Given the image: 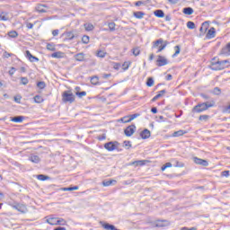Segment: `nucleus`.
<instances>
[{
    "instance_id": "30",
    "label": "nucleus",
    "mask_w": 230,
    "mask_h": 230,
    "mask_svg": "<svg viewBox=\"0 0 230 230\" xmlns=\"http://www.w3.org/2000/svg\"><path fill=\"white\" fill-rule=\"evenodd\" d=\"M199 96L201 98H203V100H205L206 102H215V100L213 98H211V96L206 94V93H200Z\"/></svg>"
},
{
    "instance_id": "16",
    "label": "nucleus",
    "mask_w": 230,
    "mask_h": 230,
    "mask_svg": "<svg viewBox=\"0 0 230 230\" xmlns=\"http://www.w3.org/2000/svg\"><path fill=\"white\" fill-rule=\"evenodd\" d=\"M44 8H48V5L46 4H38L35 8L36 12H38L39 13H46V12H48L46 9Z\"/></svg>"
},
{
    "instance_id": "38",
    "label": "nucleus",
    "mask_w": 230,
    "mask_h": 230,
    "mask_svg": "<svg viewBox=\"0 0 230 230\" xmlns=\"http://www.w3.org/2000/svg\"><path fill=\"white\" fill-rule=\"evenodd\" d=\"M47 49H49V51H57V48H55V44L53 43H48Z\"/></svg>"
},
{
    "instance_id": "42",
    "label": "nucleus",
    "mask_w": 230,
    "mask_h": 230,
    "mask_svg": "<svg viewBox=\"0 0 230 230\" xmlns=\"http://www.w3.org/2000/svg\"><path fill=\"white\" fill-rule=\"evenodd\" d=\"M66 222L62 217H58L57 226H66Z\"/></svg>"
},
{
    "instance_id": "27",
    "label": "nucleus",
    "mask_w": 230,
    "mask_h": 230,
    "mask_svg": "<svg viewBox=\"0 0 230 230\" xmlns=\"http://www.w3.org/2000/svg\"><path fill=\"white\" fill-rule=\"evenodd\" d=\"M193 8L191 7H184L182 9V13L185 14V15H193Z\"/></svg>"
},
{
    "instance_id": "43",
    "label": "nucleus",
    "mask_w": 230,
    "mask_h": 230,
    "mask_svg": "<svg viewBox=\"0 0 230 230\" xmlns=\"http://www.w3.org/2000/svg\"><path fill=\"white\" fill-rule=\"evenodd\" d=\"M147 87H153L154 86V77H148L146 81Z\"/></svg>"
},
{
    "instance_id": "11",
    "label": "nucleus",
    "mask_w": 230,
    "mask_h": 230,
    "mask_svg": "<svg viewBox=\"0 0 230 230\" xmlns=\"http://www.w3.org/2000/svg\"><path fill=\"white\" fill-rule=\"evenodd\" d=\"M25 57L30 60V62H39V58L31 55V52L30 50L25 51Z\"/></svg>"
},
{
    "instance_id": "35",
    "label": "nucleus",
    "mask_w": 230,
    "mask_h": 230,
    "mask_svg": "<svg viewBox=\"0 0 230 230\" xmlns=\"http://www.w3.org/2000/svg\"><path fill=\"white\" fill-rule=\"evenodd\" d=\"M100 78L97 75H94L91 78V84L93 85H98Z\"/></svg>"
},
{
    "instance_id": "61",
    "label": "nucleus",
    "mask_w": 230,
    "mask_h": 230,
    "mask_svg": "<svg viewBox=\"0 0 230 230\" xmlns=\"http://www.w3.org/2000/svg\"><path fill=\"white\" fill-rule=\"evenodd\" d=\"M26 26H27L28 30H32L33 29V23H31V22H27Z\"/></svg>"
},
{
    "instance_id": "63",
    "label": "nucleus",
    "mask_w": 230,
    "mask_h": 230,
    "mask_svg": "<svg viewBox=\"0 0 230 230\" xmlns=\"http://www.w3.org/2000/svg\"><path fill=\"white\" fill-rule=\"evenodd\" d=\"M142 4H145V2L137 1V2L135 3V6H141Z\"/></svg>"
},
{
    "instance_id": "5",
    "label": "nucleus",
    "mask_w": 230,
    "mask_h": 230,
    "mask_svg": "<svg viewBox=\"0 0 230 230\" xmlns=\"http://www.w3.org/2000/svg\"><path fill=\"white\" fill-rule=\"evenodd\" d=\"M118 146H119V142L118 141H110L104 144V148L108 152H114V150L118 149Z\"/></svg>"
},
{
    "instance_id": "40",
    "label": "nucleus",
    "mask_w": 230,
    "mask_h": 230,
    "mask_svg": "<svg viewBox=\"0 0 230 230\" xmlns=\"http://www.w3.org/2000/svg\"><path fill=\"white\" fill-rule=\"evenodd\" d=\"M37 87L39 89H46V83L44 81H39L37 83Z\"/></svg>"
},
{
    "instance_id": "37",
    "label": "nucleus",
    "mask_w": 230,
    "mask_h": 230,
    "mask_svg": "<svg viewBox=\"0 0 230 230\" xmlns=\"http://www.w3.org/2000/svg\"><path fill=\"white\" fill-rule=\"evenodd\" d=\"M8 36L11 37V39H17V37H19V33L15 31H12L8 32Z\"/></svg>"
},
{
    "instance_id": "1",
    "label": "nucleus",
    "mask_w": 230,
    "mask_h": 230,
    "mask_svg": "<svg viewBox=\"0 0 230 230\" xmlns=\"http://www.w3.org/2000/svg\"><path fill=\"white\" fill-rule=\"evenodd\" d=\"M215 106V101H207L202 103H198L193 107L192 112H196L200 114V112H204V111H208V109H211V107Z\"/></svg>"
},
{
    "instance_id": "6",
    "label": "nucleus",
    "mask_w": 230,
    "mask_h": 230,
    "mask_svg": "<svg viewBox=\"0 0 230 230\" xmlns=\"http://www.w3.org/2000/svg\"><path fill=\"white\" fill-rule=\"evenodd\" d=\"M134 132H136V125L134 124L127 127L124 129V134L125 136H127V137H130L131 136H134Z\"/></svg>"
},
{
    "instance_id": "7",
    "label": "nucleus",
    "mask_w": 230,
    "mask_h": 230,
    "mask_svg": "<svg viewBox=\"0 0 230 230\" xmlns=\"http://www.w3.org/2000/svg\"><path fill=\"white\" fill-rule=\"evenodd\" d=\"M156 66L163 67V66H168V59L161 55L157 56Z\"/></svg>"
},
{
    "instance_id": "25",
    "label": "nucleus",
    "mask_w": 230,
    "mask_h": 230,
    "mask_svg": "<svg viewBox=\"0 0 230 230\" xmlns=\"http://www.w3.org/2000/svg\"><path fill=\"white\" fill-rule=\"evenodd\" d=\"M62 35H66V40H73L75 39V33L73 31H66Z\"/></svg>"
},
{
    "instance_id": "51",
    "label": "nucleus",
    "mask_w": 230,
    "mask_h": 230,
    "mask_svg": "<svg viewBox=\"0 0 230 230\" xmlns=\"http://www.w3.org/2000/svg\"><path fill=\"white\" fill-rule=\"evenodd\" d=\"M30 81L28 80V77H21V84L22 85H28V83Z\"/></svg>"
},
{
    "instance_id": "31",
    "label": "nucleus",
    "mask_w": 230,
    "mask_h": 230,
    "mask_svg": "<svg viewBox=\"0 0 230 230\" xmlns=\"http://www.w3.org/2000/svg\"><path fill=\"white\" fill-rule=\"evenodd\" d=\"M10 17H8V13L6 12H2L0 13V21H8Z\"/></svg>"
},
{
    "instance_id": "26",
    "label": "nucleus",
    "mask_w": 230,
    "mask_h": 230,
    "mask_svg": "<svg viewBox=\"0 0 230 230\" xmlns=\"http://www.w3.org/2000/svg\"><path fill=\"white\" fill-rule=\"evenodd\" d=\"M46 222L47 224H49V226H57L58 217H49Z\"/></svg>"
},
{
    "instance_id": "4",
    "label": "nucleus",
    "mask_w": 230,
    "mask_h": 230,
    "mask_svg": "<svg viewBox=\"0 0 230 230\" xmlns=\"http://www.w3.org/2000/svg\"><path fill=\"white\" fill-rule=\"evenodd\" d=\"M11 206L13 209H16V211H19L22 215H26V213H28V207H26L25 204L14 202Z\"/></svg>"
},
{
    "instance_id": "55",
    "label": "nucleus",
    "mask_w": 230,
    "mask_h": 230,
    "mask_svg": "<svg viewBox=\"0 0 230 230\" xmlns=\"http://www.w3.org/2000/svg\"><path fill=\"white\" fill-rule=\"evenodd\" d=\"M83 44H89V36L84 35L82 38Z\"/></svg>"
},
{
    "instance_id": "64",
    "label": "nucleus",
    "mask_w": 230,
    "mask_h": 230,
    "mask_svg": "<svg viewBox=\"0 0 230 230\" xmlns=\"http://www.w3.org/2000/svg\"><path fill=\"white\" fill-rule=\"evenodd\" d=\"M54 230H66V227L58 226V227L54 228Z\"/></svg>"
},
{
    "instance_id": "53",
    "label": "nucleus",
    "mask_w": 230,
    "mask_h": 230,
    "mask_svg": "<svg viewBox=\"0 0 230 230\" xmlns=\"http://www.w3.org/2000/svg\"><path fill=\"white\" fill-rule=\"evenodd\" d=\"M130 61H126L123 63L122 66H123V69L124 71H127V69H128V67H130Z\"/></svg>"
},
{
    "instance_id": "10",
    "label": "nucleus",
    "mask_w": 230,
    "mask_h": 230,
    "mask_svg": "<svg viewBox=\"0 0 230 230\" xmlns=\"http://www.w3.org/2000/svg\"><path fill=\"white\" fill-rule=\"evenodd\" d=\"M193 161L196 164H199L200 166H209V163H208V160H204L202 158L195 156L193 157Z\"/></svg>"
},
{
    "instance_id": "29",
    "label": "nucleus",
    "mask_w": 230,
    "mask_h": 230,
    "mask_svg": "<svg viewBox=\"0 0 230 230\" xmlns=\"http://www.w3.org/2000/svg\"><path fill=\"white\" fill-rule=\"evenodd\" d=\"M133 15L134 17H136V19H143V17H145V13H143L142 11H137L134 12Z\"/></svg>"
},
{
    "instance_id": "36",
    "label": "nucleus",
    "mask_w": 230,
    "mask_h": 230,
    "mask_svg": "<svg viewBox=\"0 0 230 230\" xmlns=\"http://www.w3.org/2000/svg\"><path fill=\"white\" fill-rule=\"evenodd\" d=\"M174 50H175V53L172 55V58H175V57H177V55L181 53V45H176L174 47Z\"/></svg>"
},
{
    "instance_id": "48",
    "label": "nucleus",
    "mask_w": 230,
    "mask_h": 230,
    "mask_svg": "<svg viewBox=\"0 0 230 230\" xmlns=\"http://www.w3.org/2000/svg\"><path fill=\"white\" fill-rule=\"evenodd\" d=\"M187 28H189V30H195V22L190 21L187 22Z\"/></svg>"
},
{
    "instance_id": "62",
    "label": "nucleus",
    "mask_w": 230,
    "mask_h": 230,
    "mask_svg": "<svg viewBox=\"0 0 230 230\" xmlns=\"http://www.w3.org/2000/svg\"><path fill=\"white\" fill-rule=\"evenodd\" d=\"M222 175L223 177H229V171H223Z\"/></svg>"
},
{
    "instance_id": "12",
    "label": "nucleus",
    "mask_w": 230,
    "mask_h": 230,
    "mask_svg": "<svg viewBox=\"0 0 230 230\" xmlns=\"http://www.w3.org/2000/svg\"><path fill=\"white\" fill-rule=\"evenodd\" d=\"M216 35H217V31H216L215 27H211L208 31L206 38L207 39H215Z\"/></svg>"
},
{
    "instance_id": "8",
    "label": "nucleus",
    "mask_w": 230,
    "mask_h": 230,
    "mask_svg": "<svg viewBox=\"0 0 230 230\" xmlns=\"http://www.w3.org/2000/svg\"><path fill=\"white\" fill-rule=\"evenodd\" d=\"M208 30H209V21H206L201 24L199 28V36L202 37V35H205Z\"/></svg>"
},
{
    "instance_id": "41",
    "label": "nucleus",
    "mask_w": 230,
    "mask_h": 230,
    "mask_svg": "<svg viewBox=\"0 0 230 230\" xmlns=\"http://www.w3.org/2000/svg\"><path fill=\"white\" fill-rule=\"evenodd\" d=\"M110 31H116V23L114 22L108 23Z\"/></svg>"
},
{
    "instance_id": "47",
    "label": "nucleus",
    "mask_w": 230,
    "mask_h": 230,
    "mask_svg": "<svg viewBox=\"0 0 230 230\" xmlns=\"http://www.w3.org/2000/svg\"><path fill=\"white\" fill-rule=\"evenodd\" d=\"M129 118V121H133V119H136V118H139V116H141V114L139 113H134L132 115H128Z\"/></svg>"
},
{
    "instance_id": "50",
    "label": "nucleus",
    "mask_w": 230,
    "mask_h": 230,
    "mask_svg": "<svg viewBox=\"0 0 230 230\" xmlns=\"http://www.w3.org/2000/svg\"><path fill=\"white\" fill-rule=\"evenodd\" d=\"M75 95L78 96V98H82L83 96H87V92H85V91L76 92Z\"/></svg>"
},
{
    "instance_id": "17",
    "label": "nucleus",
    "mask_w": 230,
    "mask_h": 230,
    "mask_svg": "<svg viewBox=\"0 0 230 230\" xmlns=\"http://www.w3.org/2000/svg\"><path fill=\"white\" fill-rule=\"evenodd\" d=\"M10 121H13V123H22V121H24V116L11 117Z\"/></svg>"
},
{
    "instance_id": "21",
    "label": "nucleus",
    "mask_w": 230,
    "mask_h": 230,
    "mask_svg": "<svg viewBox=\"0 0 230 230\" xmlns=\"http://www.w3.org/2000/svg\"><path fill=\"white\" fill-rule=\"evenodd\" d=\"M184 134H188V131L180 129L172 133V137H181V136H184Z\"/></svg>"
},
{
    "instance_id": "14",
    "label": "nucleus",
    "mask_w": 230,
    "mask_h": 230,
    "mask_svg": "<svg viewBox=\"0 0 230 230\" xmlns=\"http://www.w3.org/2000/svg\"><path fill=\"white\" fill-rule=\"evenodd\" d=\"M151 136H152V133L150 132V130H148V128H145L140 133V137L142 139H148Z\"/></svg>"
},
{
    "instance_id": "13",
    "label": "nucleus",
    "mask_w": 230,
    "mask_h": 230,
    "mask_svg": "<svg viewBox=\"0 0 230 230\" xmlns=\"http://www.w3.org/2000/svg\"><path fill=\"white\" fill-rule=\"evenodd\" d=\"M219 55H225V57H229V55H230V42L227 43L226 46L224 47L221 49Z\"/></svg>"
},
{
    "instance_id": "44",
    "label": "nucleus",
    "mask_w": 230,
    "mask_h": 230,
    "mask_svg": "<svg viewBox=\"0 0 230 230\" xmlns=\"http://www.w3.org/2000/svg\"><path fill=\"white\" fill-rule=\"evenodd\" d=\"M37 179H38L39 181H48V179H49V176L44 175V174H39V175L37 176Z\"/></svg>"
},
{
    "instance_id": "15",
    "label": "nucleus",
    "mask_w": 230,
    "mask_h": 230,
    "mask_svg": "<svg viewBox=\"0 0 230 230\" xmlns=\"http://www.w3.org/2000/svg\"><path fill=\"white\" fill-rule=\"evenodd\" d=\"M167 226H170V223L168 220H156L155 221V227H166Z\"/></svg>"
},
{
    "instance_id": "24",
    "label": "nucleus",
    "mask_w": 230,
    "mask_h": 230,
    "mask_svg": "<svg viewBox=\"0 0 230 230\" xmlns=\"http://www.w3.org/2000/svg\"><path fill=\"white\" fill-rule=\"evenodd\" d=\"M154 14L155 17H158L159 19H163L164 17V11L161 9H157L154 12Z\"/></svg>"
},
{
    "instance_id": "19",
    "label": "nucleus",
    "mask_w": 230,
    "mask_h": 230,
    "mask_svg": "<svg viewBox=\"0 0 230 230\" xmlns=\"http://www.w3.org/2000/svg\"><path fill=\"white\" fill-rule=\"evenodd\" d=\"M29 161L34 163L35 164H39V163H40V157H39V155H32L29 157Z\"/></svg>"
},
{
    "instance_id": "33",
    "label": "nucleus",
    "mask_w": 230,
    "mask_h": 230,
    "mask_svg": "<svg viewBox=\"0 0 230 230\" xmlns=\"http://www.w3.org/2000/svg\"><path fill=\"white\" fill-rule=\"evenodd\" d=\"M212 94H215L216 96H220V94H222V90L219 87H215L212 91H211Z\"/></svg>"
},
{
    "instance_id": "32",
    "label": "nucleus",
    "mask_w": 230,
    "mask_h": 230,
    "mask_svg": "<svg viewBox=\"0 0 230 230\" xmlns=\"http://www.w3.org/2000/svg\"><path fill=\"white\" fill-rule=\"evenodd\" d=\"M116 180H110V181H103L102 185L107 187V186H112V184H116Z\"/></svg>"
},
{
    "instance_id": "28",
    "label": "nucleus",
    "mask_w": 230,
    "mask_h": 230,
    "mask_svg": "<svg viewBox=\"0 0 230 230\" xmlns=\"http://www.w3.org/2000/svg\"><path fill=\"white\" fill-rule=\"evenodd\" d=\"M52 58H64V52L58 51L51 54Z\"/></svg>"
},
{
    "instance_id": "49",
    "label": "nucleus",
    "mask_w": 230,
    "mask_h": 230,
    "mask_svg": "<svg viewBox=\"0 0 230 230\" xmlns=\"http://www.w3.org/2000/svg\"><path fill=\"white\" fill-rule=\"evenodd\" d=\"M119 121H121L122 123H130V119H129V117L128 115V116H125V117L121 118L119 119Z\"/></svg>"
},
{
    "instance_id": "9",
    "label": "nucleus",
    "mask_w": 230,
    "mask_h": 230,
    "mask_svg": "<svg viewBox=\"0 0 230 230\" xmlns=\"http://www.w3.org/2000/svg\"><path fill=\"white\" fill-rule=\"evenodd\" d=\"M209 69H211L212 71H220V66L218 61H217V58H213L211 61L210 66H208Z\"/></svg>"
},
{
    "instance_id": "60",
    "label": "nucleus",
    "mask_w": 230,
    "mask_h": 230,
    "mask_svg": "<svg viewBox=\"0 0 230 230\" xmlns=\"http://www.w3.org/2000/svg\"><path fill=\"white\" fill-rule=\"evenodd\" d=\"M99 141H103L104 139H107V136L105 134H102L98 137Z\"/></svg>"
},
{
    "instance_id": "22",
    "label": "nucleus",
    "mask_w": 230,
    "mask_h": 230,
    "mask_svg": "<svg viewBox=\"0 0 230 230\" xmlns=\"http://www.w3.org/2000/svg\"><path fill=\"white\" fill-rule=\"evenodd\" d=\"M146 161L145 160H137L130 163L131 166H145Z\"/></svg>"
},
{
    "instance_id": "57",
    "label": "nucleus",
    "mask_w": 230,
    "mask_h": 230,
    "mask_svg": "<svg viewBox=\"0 0 230 230\" xmlns=\"http://www.w3.org/2000/svg\"><path fill=\"white\" fill-rule=\"evenodd\" d=\"M16 71H17V69H15V67L12 66L11 69L9 70L10 76H13V75H15Z\"/></svg>"
},
{
    "instance_id": "2",
    "label": "nucleus",
    "mask_w": 230,
    "mask_h": 230,
    "mask_svg": "<svg viewBox=\"0 0 230 230\" xmlns=\"http://www.w3.org/2000/svg\"><path fill=\"white\" fill-rule=\"evenodd\" d=\"M168 44H170V42H168L167 40L164 41L163 38H160L153 42L152 49H155L156 48H158L156 53H161V51H164V49H166V46H168Z\"/></svg>"
},
{
    "instance_id": "56",
    "label": "nucleus",
    "mask_w": 230,
    "mask_h": 230,
    "mask_svg": "<svg viewBox=\"0 0 230 230\" xmlns=\"http://www.w3.org/2000/svg\"><path fill=\"white\" fill-rule=\"evenodd\" d=\"M132 51H133V55L135 57H139V55L141 53V50H139V49H137H137H133Z\"/></svg>"
},
{
    "instance_id": "18",
    "label": "nucleus",
    "mask_w": 230,
    "mask_h": 230,
    "mask_svg": "<svg viewBox=\"0 0 230 230\" xmlns=\"http://www.w3.org/2000/svg\"><path fill=\"white\" fill-rule=\"evenodd\" d=\"M218 64H219V71H222V69H226V67L229 66V65H226V64H229V60L227 59L221 60V61H218Z\"/></svg>"
},
{
    "instance_id": "39",
    "label": "nucleus",
    "mask_w": 230,
    "mask_h": 230,
    "mask_svg": "<svg viewBox=\"0 0 230 230\" xmlns=\"http://www.w3.org/2000/svg\"><path fill=\"white\" fill-rule=\"evenodd\" d=\"M34 102L35 103H42V102H44V99L40 95H36L34 97Z\"/></svg>"
},
{
    "instance_id": "52",
    "label": "nucleus",
    "mask_w": 230,
    "mask_h": 230,
    "mask_svg": "<svg viewBox=\"0 0 230 230\" xmlns=\"http://www.w3.org/2000/svg\"><path fill=\"white\" fill-rule=\"evenodd\" d=\"M199 119V121H208V119H209V115H200Z\"/></svg>"
},
{
    "instance_id": "59",
    "label": "nucleus",
    "mask_w": 230,
    "mask_h": 230,
    "mask_svg": "<svg viewBox=\"0 0 230 230\" xmlns=\"http://www.w3.org/2000/svg\"><path fill=\"white\" fill-rule=\"evenodd\" d=\"M112 76L111 74H102V77L104 78V80H107V78H111Z\"/></svg>"
},
{
    "instance_id": "46",
    "label": "nucleus",
    "mask_w": 230,
    "mask_h": 230,
    "mask_svg": "<svg viewBox=\"0 0 230 230\" xmlns=\"http://www.w3.org/2000/svg\"><path fill=\"white\" fill-rule=\"evenodd\" d=\"M155 118H156L157 123H164L166 121V119H164L163 115L156 116Z\"/></svg>"
},
{
    "instance_id": "54",
    "label": "nucleus",
    "mask_w": 230,
    "mask_h": 230,
    "mask_svg": "<svg viewBox=\"0 0 230 230\" xmlns=\"http://www.w3.org/2000/svg\"><path fill=\"white\" fill-rule=\"evenodd\" d=\"M105 55H107V53H105L104 51L102 50H99L97 52V57H99L100 58H105Z\"/></svg>"
},
{
    "instance_id": "58",
    "label": "nucleus",
    "mask_w": 230,
    "mask_h": 230,
    "mask_svg": "<svg viewBox=\"0 0 230 230\" xmlns=\"http://www.w3.org/2000/svg\"><path fill=\"white\" fill-rule=\"evenodd\" d=\"M86 31H93V30H94V26L93 24H88L85 27Z\"/></svg>"
},
{
    "instance_id": "3",
    "label": "nucleus",
    "mask_w": 230,
    "mask_h": 230,
    "mask_svg": "<svg viewBox=\"0 0 230 230\" xmlns=\"http://www.w3.org/2000/svg\"><path fill=\"white\" fill-rule=\"evenodd\" d=\"M62 100L64 103H73L75 102V97L71 91H65L62 93Z\"/></svg>"
},
{
    "instance_id": "45",
    "label": "nucleus",
    "mask_w": 230,
    "mask_h": 230,
    "mask_svg": "<svg viewBox=\"0 0 230 230\" xmlns=\"http://www.w3.org/2000/svg\"><path fill=\"white\" fill-rule=\"evenodd\" d=\"M76 190H78V186L64 188L63 191H75Z\"/></svg>"
},
{
    "instance_id": "34",
    "label": "nucleus",
    "mask_w": 230,
    "mask_h": 230,
    "mask_svg": "<svg viewBox=\"0 0 230 230\" xmlns=\"http://www.w3.org/2000/svg\"><path fill=\"white\" fill-rule=\"evenodd\" d=\"M123 146L126 148V150H130V148H132V143L128 140H126L123 142Z\"/></svg>"
},
{
    "instance_id": "20",
    "label": "nucleus",
    "mask_w": 230,
    "mask_h": 230,
    "mask_svg": "<svg viewBox=\"0 0 230 230\" xmlns=\"http://www.w3.org/2000/svg\"><path fill=\"white\" fill-rule=\"evenodd\" d=\"M166 94V90H161L151 100V102H157L159 98H162L163 95Z\"/></svg>"
},
{
    "instance_id": "23",
    "label": "nucleus",
    "mask_w": 230,
    "mask_h": 230,
    "mask_svg": "<svg viewBox=\"0 0 230 230\" xmlns=\"http://www.w3.org/2000/svg\"><path fill=\"white\" fill-rule=\"evenodd\" d=\"M84 57L85 54H84L83 52L75 55V58L77 62H84Z\"/></svg>"
}]
</instances>
